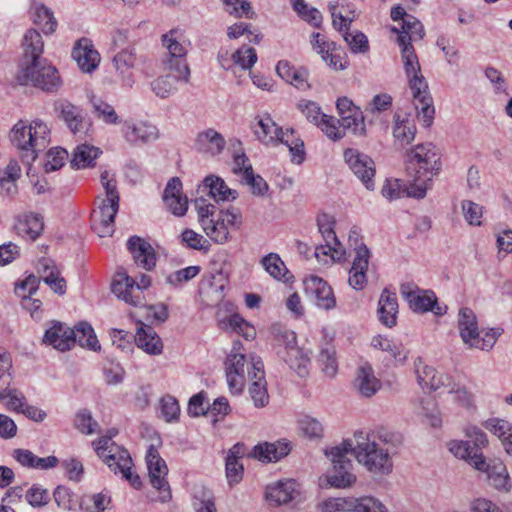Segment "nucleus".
I'll return each instance as SVG.
<instances>
[{"label":"nucleus","instance_id":"nucleus-1","mask_svg":"<svg viewBox=\"0 0 512 512\" xmlns=\"http://www.w3.org/2000/svg\"><path fill=\"white\" fill-rule=\"evenodd\" d=\"M397 41L401 47L404 71L412 92L417 117L428 127L432 124L435 114L428 83L421 73L420 63L412 44L406 41V36H398Z\"/></svg>","mask_w":512,"mask_h":512},{"label":"nucleus","instance_id":"nucleus-2","mask_svg":"<svg viewBox=\"0 0 512 512\" xmlns=\"http://www.w3.org/2000/svg\"><path fill=\"white\" fill-rule=\"evenodd\" d=\"M440 169V153L433 144H419L411 149L407 153V172L411 178L409 195L424 198Z\"/></svg>","mask_w":512,"mask_h":512},{"label":"nucleus","instance_id":"nucleus-3","mask_svg":"<svg viewBox=\"0 0 512 512\" xmlns=\"http://www.w3.org/2000/svg\"><path fill=\"white\" fill-rule=\"evenodd\" d=\"M356 444L352 443L351 454L354 455L359 464L374 475H388L392 472L393 462L391 453L385 447L388 435L368 434L363 436L355 435Z\"/></svg>","mask_w":512,"mask_h":512},{"label":"nucleus","instance_id":"nucleus-4","mask_svg":"<svg viewBox=\"0 0 512 512\" xmlns=\"http://www.w3.org/2000/svg\"><path fill=\"white\" fill-rule=\"evenodd\" d=\"M449 451L456 457L467 461L474 469L487 475L488 484L501 493H508L512 483L506 466L500 461L487 462L482 453L470 448L467 442L452 440Z\"/></svg>","mask_w":512,"mask_h":512},{"label":"nucleus","instance_id":"nucleus-5","mask_svg":"<svg viewBox=\"0 0 512 512\" xmlns=\"http://www.w3.org/2000/svg\"><path fill=\"white\" fill-rule=\"evenodd\" d=\"M11 143L20 151L23 162L31 164L39 152L43 151L49 140V130L41 121L26 123L19 121L10 132Z\"/></svg>","mask_w":512,"mask_h":512},{"label":"nucleus","instance_id":"nucleus-6","mask_svg":"<svg viewBox=\"0 0 512 512\" xmlns=\"http://www.w3.org/2000/svg\"><path fill=\"white\" fill-rule=\"evenodd\" d=\"M351 451V440H344L341 444L325 450V455L331 461L332 468L320 478L322 487L346 489L356 483L357 476L353 471V463L347 457Z\"/></svg>","mask_w":512,"mask_h":512},{"label":"nucleus","instance_id":"nucleus-7","mask_svg":"<svg viewBox=\"0 0 512 512\" xmlns=\"http://www.w3.org/2000/svg\"><path fill=\"white\" fill-rule=\"evenodd\" d=\"M458 329L460 337L469 348H476L489 351L495 345L501 331L491 328L483 331V335L478 327L476 314L470 308L464 307L458 313Z\"/></svg>","mask_w":512,"mask_h":512},{"label":"nucleus","instance_id":"nucleus-8","mask_svg":"<svg viewBox=\"0 0 512 512\" xmlns=\"http://www.w3.org/2000/svg\"><path fill=\"white\" fill-rule=\"evenodd\" d=\"M162 45L167 49L166 56L162 59L165 70L175 72L176 79L188 82L190 69L187 64V47L180 29H171L161 37Z\"/></svg>","mask_w":512,"mask_h":512},{"label":"nucleus","instance_id":"nucleus-9","mask_svg":"<svg viewBox=\"0 0 512 512\" xmlns=\"http://www.w3.org/2000/svg\"><path fill=\"white\" fill-rule=\"evenodd\" d=\"M17 79L22 85H33L44 91H56L60 85V77L56 68L45 59L32 61L22 68Z\"/></svg>","mask_w":512,"mask_h":512},{"label":"nucleus","instance_id":"nucleus-10","mask_svg":"<svg viewBox=\"0 0 512 512\" xmlns=\"http://www.w3.org/2000/svg\"><path fill=\"white\" fill-rule=\"evenodd\" d=\"M242 345L240 342H234L230 353L225 361L226 378L230 391L235 394L242 392L246 378L253 376L251 362L257 356H251L249 361L245 355L241 353Z\"/></svg>","mask_w":512,"mask_h":512},{"label":"nucleus","instance_id":"nucleus-11","mask_svg":"<svg viewBox=\"0 0 512 512\" xmlns=\"http://www.w3.org/2000/svg\"><path fill=\"white\" fill-rule=\"evenodd\" d=\"M119 200L116 185L106 183V198L101 200L98 210H94L92 213V227L98 236L106 237L113 234Z\"/></svg>","mask_w":512,"mask_h":512},{"label":"nucleus","instance_id":"nucleus-12","mask_svg":"<svg viewBox=\"0 0 512 512\" xmlns=\"http://www.w3.org/2000/svg\"><path fill=\"white\" fill-rule=\"evenodd\" d=\"M115 434L116 431H112L109 437H102L93 444L97 455L111 471L118 474L121 471H127V468H132L133 462L129 452L111 440Z\"/></svg>","mask_w":512,"mask_h":512},{"label":"nucleus","instance_id":"nucleus-13","mask_svg":"<svg viewBox=\"0 0 512 512\" xmlns=\"http://www.w3.org/2000/svg\"><path fill=\"white\" fill-rule=\"evenodd\" d=\"M150 285L151 279L145 274L141 275L139 281L136 282L126 272H117L112 283V292L127 304L138 306L142 304V292Z\"/></svg>","mask_w":512,"mask_h":512},{"label":"nucleus","instance_id":"nucleus-14","mask_svg":"<svg viewBox=\"0 0 512 512\" xmlns=\"http://www.w3.org/2000/svg\"><path fill=\"white\" fill-rule=\"evenodd\" d=\"M146 463L151 485L160 491V500L166 502L171 499V491L166 480L168 467L165 461L160 457L158 450L154 446H149L146 453Z\"/></svg>","mask_w":512,"mask_h":512},{"label":"nucleus","instance_id":"nucleus-15","mask_svg":"<svg viewBox=\"0 0 512 512\" xmlns=\"http://www.w3.org/2000/svg\"><path fill=\"white\" fill-rule=\"evenodd\" d=\"M345 162L348 164L353 174L368 189L373 190L375 187V163L373 159L353 148H348L344 152Z\"/></svg>","mask_w":512,"mask_h":512},{"label":"nucleus","instance_id":"nucleus-16","mask_svg":"<svg viewBox=\"0 0 512 512\" xmlns=\"http://www.w3.org/2000/svg\"><path fill=\"white\" fill-rule=\"evenodd\" d=\"M298 107L307 120L317 125L329 139L338 141L343 138V129L337 128L336 118L324 114L317 103L302 100Z\"/></svg>","mask_w":512,"mask_h":512},{"label":"nucleus","instance_id":"nucleus-17","mask_svg":"<svg viewBox=\"0 0 512 512\" xmlns=\"http://www.w3.org/2000/svg\"><path fill=\"white\" fill-rule=\"evenodd\" d=\"M336 107L339 119L336 118L337 128L343 129V137L346 130H351L353 134L364 136L366 128L362 112L357 108L353 102L347 97H342L337 100Z\"/></svg>","mask_w":512,"mask_h":512},{"label":"nucleus","instance_id":"nucleus-18","mask_svg":"<svg viewBox=\"0 0 512 512\" xmlns=\"http://www.w3.org/2000/svg\"><path fill=\"white\" fill-rule=\"evenodd\" d=\"M280 341L285 345V362L300 377L308 374L310 357L307 352L297 346L296 334L293 331L286 330L280 336Z\"/></svg>","mask_w":512,"mask_h":512},{"label":"nucleus","instance_id":"nucleus-19","mask_svg":"<svg viewBox=\"0 0 512 512\" xmlns=\"http://www.w3.org/2000/svg\"><path fill=\"white\" fill-rule=\"evenodd\" d=\"M400 293L409 303L414 312L432 311L435 315H443L445 311L438 305L434 292L430 290L412 289L409 284H403Z\"/></svg>","mask_w":512,"mask_h":512},{"label":"nucleus","instance_id":"nucleus-20","mask_svg":"<svg viewBox=\"0 0 512 512\" xmlns=\"http://www.w3.org/2000/svg\"><path fill=\"white\" fill-rule=\"evenodd\" d=\"M356 255L349 271V285L355 290H362L367 283L366 273L369 266L370 251L361 243L355 247Z\"/></svg>","mask_w":512,"mask_h":512},{"label":"nucleus","instance_id":"nucleus-21","mask_svg":"<svg viewBox=\"0 0 512 512\" xmlns=\"http://www.w3.org/2000/svg\"><path fill=\"white\" fill-rule=\"evenodd\" d=\"M414 370L418 384L423 389L436 391L450 386V378L447 375L438 373L433 367L425 365L420 357L414 361Z\"/></svg>","mask_w":512,"mask_h":512},{"label":"nucleus","instance_id":"nucleus-22","mask_svg":"<svg viewBox=\"0 0 512 512\" xmlns=\"http://www.w3.org/2000/svg\"><path fill=\"white\" fill-rule=\"evenodd\" d=\"M13 229L18 236L34 241L44 229L43 218L33 212L20 213L15 217Z\"/></svg>","mask_w":512,"mask_h":512},{"label":"nucleus","instance_id":"nucleus-23","mask_svg":"<svg viewBox=\"0 0 512 512\" xmlns=\"http://www.w3.org/2000/svg\"><path fill=\"white\" fill-rule=\"evenodd\" d=\"M43 343L61 352L70 350L75 345L73 329L61 322H54L45 331Z\"/></svg>","mask_w":512,"mask_h":512},{"label":"nucleus","instance_id":"nucleus-24","mask_svg":"<svg viewBox=\"0 0 512 512\" xmlns=\"http://www.w3.org/2000/svg\"><path fill=\"white\" fill-rule=\"evenodd\" d=\"M251 366L253 369V376L250 379L253 380V382L249 387V393L254 402V405L258 408H262L266 406L269 401L265 380L264 364L260 358H253Z\"/></svg>","mask_w":512,"mask_h":512},{"label":"nucleus","instance_id":"nucleus-25","mask_svg":"<svg viewBox=\"0 0 512 512\" xmlns=\"http://www.w3.org/2000/svg\"><path fill=\"white\" fill-rule=\"evenodd\" d=\"M167 209L175 216H183L188 209V199L182 195V183L178 177L170 179L163 193Z\"/></svg>","mask_w":512,"mask_h":512},{"label":"nucleus","instance_id":"nucleus-26","mask_svg":"<svg viewBox=\"0 0 512 512\" xmlns=\"http://www.w3.org/2000/svg\"><path fill=\"white\" fill-rule=\"evenodd\" d=\"M127 247L133 255V259L137 266L148 271L155 267V251L149 242L138 236H132L127 241Z\"/></svg>","mask_w":512,"mask_h":512},{"label":"nucleus","instance_id":"nucleus-27","mask_svg":"<svg viewBox=\"0 0 512 512\" xmlns=\"http://www.w3.org/2000/svg\"><path fill=\"white\" fill-rule=\"evenodd\" d=\"M72 57L83 72H91L97 68L100 55L88 38L78 40L72 50Z\"/></svg>","mask_w":512,"mask_h":512},{"label":"nucleus","instance_id":"nucleus-28","mask_svg":"<svg viewBox=\"0 0 512 512\" xmlns=\"http://www.w3.org/2000/svg\"><path fill=\"white\" fill-rule=\"evenodd\" d=\"M299 494L298 484L293 479L279 480L266 487V499L279 506L293 500Z\"/></svg>","mask_w":512,"mask_h":512},{"label":"nucleus","instance_id":"nucleus-29","mask_svg":"<svg viewBox=\"0 0 512 512\" xmlns=\"http://www.w3.org/2000/svg\"><path fill=\"white\" fill-rule=\"evenodd\" d=\"M306 289L314 296L318 308L331 310L336 307L334 292L322 278L312 276L306 284Z\"/></svg>","mask_w":512,"mask_h":512},{"label":"nucleus","instance_id":"nucleus-30","mask_svg":"<svg viewBox=\"0 0 512 512\" xmlns=\"http://www.w3.org/2000/svg\"><path fill=\"white\" fill-rule=\"evenodd\" d=\"M122 133L125 140L132 145L146 144L155 141L159 136L157 127L148 122L127 123Z\"/></svg>","mask_w":512,"mask_h":512},{"label":"nucleus","instance_id":"nucleus-31","mask_svg":"<svg viewBox=\"0 0 512 512\" xmlns=\"http://www.w3.org/2000/svg\"><path fill=\"white\" fill-rule=\"evenodd\" d=\"M37 273L50 288L57 294H64L66 291V281L59 276L58 268L55 262L50 258H42L37 263Z\"/></svg>","mask_w":512,"mask_h":512},{"label":"nucleus","instance_id":"nucleus-32","mask_svg":"<svg viewBox=\"0 0 512 512\" xmlns=\"http://www.w3.org/2000/svg\"><path fill=\"white\" fill-rule=\"evenodd\" d=\"M224 137L216 130L209 128L198 133L195 140L197 151L215 156L220 154L225 147Z\"/></svg>","mask_w":512,"mask_h":512},{"label":"nucleus","instance_id":"nucleus-33","mask_svg":"<svg viewBox=\"0 0 512 512\" xmlns=\"http://www.w3.org/2000/svg\"><path fill=\"white\" fill-rule=\"evenodd\" d=\"M135 342L138 348L150 355H159L163 351L161 338L152 327L144 324L137 329Z\"/></svg>","mask_w":512,"mask_h":512},{"label":"nucleus","instance_id":"nucleus-34","mask_svg":"<svg viewBox=\"0 0 512 512\" xmlns=\"http://www.w3.org/2000/svg\"><path fill=\"white\" fill-rule=\"evenodd\" d=\"M290 446L286 442L261 443L253 448L251 455L262 462H276L287 456Z\"/></svg>","mask_w":512,"mask_h":512},{"label":"nucleus","instance_id":"nucleus-35","mask_svg":"<svg viewBox=\"0 0 512 512\" xmlns=\"http://www.w3.org/2000/svg\"><path fill=\"white\" fill-rule=\"evenodd\" d=\"M276 71L283 80L297 89L307 90L310 88V84L308 83V71L306 69L296 68L288 61H279L276 66Z\"/></svg>","mask_w":512,"mask_h":512},{"label":"nucleus","instance_id":"nucleus-36","mask_svg":"<svg viewBox=\"0 0 512 512\" xmlns=\"http://www.w3.org/2000/svg\"><path fill=\"white\" fill-rule=\"evenodd\" d=\"M201 191L217 202L234 200L238 196L236 190L230 189L221 178L216 176L206 177Z\"/></svg>","mask_w":512,"mask_h":512},{"label":"nucleus","instance_id":"nucleus-37","mask_svg":"<svg viewBox=\"0 0 512 512\" xmlns=\"http://www.w3.org/2000/svg\"><path fill=\"white\" fill-rule=\"evenodd\" d=\"M354 385L357 391L364 397L373 396L381 387L380 381L376 378L372 367L368 364L358 368Z\"/></svg>","mask_w":512,"mask_h":512},{"label":"nucleus","instance_id":"nucleus-38","mask_svg":"<svg viewBox=\"0 0 512 512\" xmlns=\"http://www.w3.org/2000/svg\"><path fill=\"white\" fill-rule=\"evenodd\" d=\"M379 320L387 327L396 325L398 303L396 294L384 289L378 303Z\"/></svg>","mask_w":512,"mask_h":512},{"label":"nucleus","instance_id":"nucleus-39","mask_svg":"<svg viewBox=\"0 0 512 512\" xmlns=\"http://www.w3.org/2000/svg\"><path fill=\"white\" fill-rule=\"evenodd\" d=\"M255 121L252 128L257 139L264 144L274 143L281 127L277 126L269 114L258 116Z\"/></svg>","mask_w":512,"mask_h":512},{"label":"nucleus","instance_id":"nucleus-40","mask_svg":"<svg viewBox=\"0 0 512 512\" xmlns=\"http://www.w3.org/2000/svg\"><path fill=\"white\" fill-rule=\"evenodd\" d=\"M483 426L496 435L501 440L506 452L512 455V424L504 419L491 418L486 420Z\"/></svg>","mask_w":512,"mask_h":512},{"label":"nucleus","instance_id":"nucleus-41","mask_svg":"<svg viewBox=\"0 0 512 512\" xmlns=\"http://www.w3.org/2000/svg\"><path fill=\"white\" fill-rule=\"evenodd\" d=\"M277 136L278 138H276L275 142L285 144L289 148L292 161L296 164H300L305 156L304 142L295 135V131L293 129H286L284 131L280 128V132Z\"/></svg>","mask_w":512,"mask_h":512},{"label":"nucleus","instance_id":"nucleus-42","mask_svg":"<svg viewBox=\"0 0 512 512\" xmlns=\"http://www.w3.org/2000/svg\"><path fill=\"white\" fill-rule=\"evenodd\" d=\"M135 62L136 56L132 49H123L113 58L114 66L122 75L124 85L129 87L133 84L131 69L134 67Z\"/></svg>","mask_w":512,"mask_h":512},{"label":"nucleus","instance_id":"nucleus-43","mask_svg":"<svg viewBox=\"0 0 512 512\" xmlns=\"http://www.w3.org/2000/svg\"><path fill=\"white\" fill-rule=\"evenodd\" d=\"M62 119L73 133L81 131L84 127L82 109L68 101H62L57 105Z\"/></svg>","mask_w":512,"mask_h":512},{"label":"nucleus","instance_id":"nucleus-44","mask_svg":"<svg viewBox=\"0 0 512 512\" xmlns=\"http://www.w3.org/2000/svg\"><path fill=\"white\" fill-rule=\"evenodd\" d=\"M101 153L98 147L89 144H80L73 151L71 163L77 168L93 167L95 160Z\"/></svg>","mask_w":512,"mask_h":512},{"label":"nucleus","instance_id":"nucleus-45","mask_svg":"<svg viewBox=\"0 0 512 512\" xmlns=\"http://www.w3.org/2000/svg\"><path fill=\"white\" fill-rule=\"evenodd\" d=\"M23 48L25 59H30V62L40 60L41 54L44 49V42L42 36L35 29H29L23 39Z\"/></svg>","mask_w":512,"mask_h":512},{"label":"nucleus","instance_id":"nucleus-46","mask_svg":"<svg viewBox=\"0 0 512 512\" xmlns=\"http://www.w3.org/2000/svg\"><path fill=\"white\" fill-rule=\"evenodd\" d=\"M223 330H231L242 335L246 340H252L256 336L255 328L244 320L239 314H233L221 321Z\"/></svg>","mask_w":512,"mask_h":512},{"label":"nucleus","instance_id":"nucleus-47","mask_svg":"<svg viewBox=\"0 0 512 512\" xmlns=\"http://www.w3.org/2000/svg\"><path fill=\"white\" fill-rule=\"evenodd\" d=\"M73 338H75V343L78 342L81 347H86L94 351L100 349L94 330L87 322H80L75 326L73 329Z\"/></svg>","mask_w":512,"mask_h":512},{"label":"nucleus","instance_id":"nucleus-48","mask_svg":"<svg viewBox=\"0 0 512 512\" xmlns=\"http://www.w3.org/2000/svg\"><path fill=\"white\" fill-rule=\"evenodd\" d=\"M264 269L275 279L287 282L292 276L278 254L270 253L262 259Z\"/></svg>","mask_w":512,"mask_h":512},{"label":"nucleus","instance_id":"nucleus-49","mask_svg":"<svg viewBox=\"0 0 512 512\" xmlns=\"http://www.w3.org/2000/svg\"><path fill=\"white\" fill-rule=\"evenodd\" d=\"M202 229L217 244H225L230 240L229 228L219 213L216 217H213L210 224L203 226Z\"/></svg>","mask_w":512,"mask_h":512},{"label":"nucleus","instance_id":"nucleus-50","mask_svg":"<svg viewBox=\"0 0 512 512\" xmlns=\"http://www.w3.org/2000/svg\"><path fill=\"white\" fill-rule=\"evenodd\" d=\"M356 502L355 497L328 498L321 502L318 507L321 512H353Z\"/></svg>","mask_w":512,"mask_h":512},{"label":"nucleus","instance_id":"nucleus-51","mask_svg":"<svg viewBox=\"0 0 512 512\" xmlns=\"http://www.w3.org/2000/svg\"><path fill=\"white\" fill-rule=\"evenodd\" d=\"M34 23L42 29L45 34L55 32L57 21L50 9L40 4L34 10Z\"/></svg>","mask_w":512,"mask_h":512},{"label":"nucleus","instance_id":"nucleus-52","mask_svg":"<svg viewBox=\"0 0 512 512\" xmlns=\"http://www.w3.org/2000/svg\"><path fill=\"white\" fill-rule=\"evenodd\" d=\"M93 112L96 116L107 124H117L119 122L118 115L112 105L99 98L91 100Z\"/></svg>","mask_w":512,"mask_h":512},{"label":"nucleus","instance_id":"nucleus-53","mask_svg":"<svg viewBox=\"0 0 512 512\" xmlns=\"http://www.w3.org/2000/svg\"><path fill=\"white\" fill-rule=\"evenodd\" d=\"M292 4L294 10L302 19L309 22L314 27H320L322 15L316 8L309 7L304 0H293Z\"/></svg>","mask_w":512,"mask_h":512},{"label":"nucleus","instance_id":"nucleus-54","mask_svg":"<svg viewBox=\"0 0 512 512\" xmlns=\"http://www.w3.org/2000/svg\"><path fill=\"white\" fill-rule=\"evenodd\" d=\"M183 81L182 79H176L175 72L158 77L151 83L152 90L154 93L161 98H167L175 90V82Z\"/></svg>","mask_w":512,"mask_h":512},{"label":"nucleus","instance_id":"nucleus-55","mask_svg":"<svg viewBox=\"0 0 512 512\" xmlns=\"http://www.w3.org/2000/svg\"><path fill=\"white\" fill-rule=\"evenodd\" d=\"M257 61V54L254 48L243 45L232 53L233 65H238L244 70L251 69Z\"/></svg>","mask_w":512,"mask_h":512},{"label":"nucleus","instance_id":"nucleus-56","mask_svg":"<svg viewBox=\"0 0 512 512\" xmlns=\"http://www.w3.org/2000/svg\"><path fill=\"white\" fill-rule=\"evenodd\" d=\"M411 189V184L407 186L399 179H391L386 180L382 187V195L388 200H395L404 195L411 197L409 195V190Z\"/></svg>","mask_w":512,"mask_h":512},{"label":"nucleus","instance_id":"nucleus-57","mask_svg":"<svg viewBox=\"0 0 512 512\" xmlns=\"http://www.w3.org/2000/svg\"><path fill=\"white\" fill-rule=\"evenodd\" d=\"M194 506L196 512H217L212 492L200 487L194 492Z\"/></svg>","mask_w":512,"mask_h":512},{"label":"nucleus","instance_id":"nucleus-58","mask_svg":"<svg viewBox=\"0 0 512 512\" xmlns=\"http://www.w3.org/2000/svg\"><path fill=\"white\" fill-rule=\"evenodd\" d=\"M418 413L422 415L426 419V422L432 427H438L441 424L436 402L430 396L421 400Z\"/></svg>","mask_w":512,"mask_h":512},{"label":"nucleus","instance_id":"nucleus-59","mask_svg":"<svg viewBox=\"0 0 512 512\" xmlns=\"http://www.w3.org/2000/svg\"><path fill=\"white\" fill-rule=\"evenodd\" d=\"M300 432L310 440L320 439L323 436V425L310 416H304L298 422Z\"/></svg>","mask_w":512,"mask_h":512},{"label":"nucleus","instance_id":"nucleus-60","mask_svg":"<svg viewBox=\"0 0 512 512\" xmlns=\"http://www.w3.org/2000/svg\"><path fill=\"white\" fill-rule=\"evenodd\" d=\"M402 34L399 36H406V41L411 43L412 40L422 39L424 36V29L422 23L412 15H407L401 25Z\"/></svg>","mask_w":512,"mask_h":512},{"label":"nucleus","instance_id":"nucleus-61","mask_svg":"<svg viewBox=\"0 0 512 512\" xmlns=\"http://www.w3.org/2000/svg\"><path fill=\"white\" fill-rule=\"evenodd\" d=\"M415 126L408 120H399V117L395 120L393 128L394 137L401 142V144H409L414 140L415 137Z\"/></svg>","mask_w":512,"mask_h":512},{"label":"nucleus","instance_id":"nucleus-62","mask_svg":"<svg viewBox=\"0 0 512 512\" xmlns=\"http://www.w3.org/2000/svg\"><path fill=\"white\" fill-rule=\"evenodd\" d=\"M335 349L333 347H326L320 351L319 362L324 374L330 378L334 377L338 371V364L335 357Z\"/></svg>","mask_w":512,"mask_h":512},{"label":"nucleus","instance_id":"nucleus-63","mask_svg":"<svg viewBox=\"0 0 512 512\" xmlns=\"http://www.w3.org/2000/svg\"><path fill=\"white\" fill-rule=\"evenodd\" d=\"M462 213L469 225L480 226L483 216V207L471 200H463L461 203Z\"/></svg>","mask_w":512,"mask_h":512},{"label":"nucleus","instance_id":"nucleus-64","mask_svg":"<svg viewBox=\"0 0 512 512\" xmlns=\"http://www.w3.org/2000/svg\"><path fill=\"white\" fill-rule=\"evenodd\" d=\"M356 501L353 512H388L386 506L375 497L364 496L356 498Z\"/></svg>","mask_w":512,"mask_h":512}]
</instances>
